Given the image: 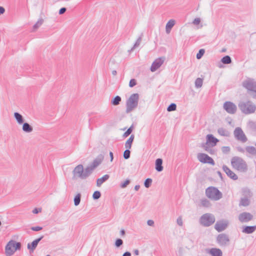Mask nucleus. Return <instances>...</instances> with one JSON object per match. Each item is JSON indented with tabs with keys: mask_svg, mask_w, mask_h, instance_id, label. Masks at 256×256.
<instances>
[{
	"mask_svg": "<svg viewBox=\"0 0 256 256\" xmlns=\"http://www.w3.org/2000/svg\"><path fill=\"white\" fill-rule=\"evenodd\" d=\"M241 112L245 114H253L256 110V106L251 101H240L238 104Z\"/></svg>",
	"mask_w": 256,
	"mask_h": 256,
	"instance_id": "1",
	"label": "nucleus"
},
{
	"mask_svg": "<svg viewBox=\"0 0 256 256\" xmlns=\"http://www.w3.org/2000/svg\"><path fill=\"white\" fill-rule=\"evenodd\" d=\"M231 164L232 167L238 171L244 172L247 170V164L241 158L233 157L231 160Z\"/></svg>",
	"mask_w": 256,
	"mask_h": 256,
	"instance_id": "2",
	"label": "nucleus"
},
{
	"mask_svg": "<svg viewBox=\"0 0 256 256\" xmlns=\"http://www.w3.org/2000/svg\"><path fill=\"white\" fill-rule=\"evenodd\" d=\"M21 248V244L14 240H10L5 248V253L6 256H12L17 250Z\"/></svg>",
	"mask_w": 256,
	"mask_h": 256,
	"instance_id": "3",
	"label": "nucleus"
},
{
	"mask_svg": "<svg viewBox=\"0 0 256 256\" xmlns=\"http://www.w3.org/2000/svg\"><path fill=\"white\" fill-rule=\"evenodd\" d=\"M206 196L211 200L217 201L222 197V193L216 187L210 186L206 190Z\"/></svg>",
	"mask_w": 256,
	"mask_h": 256,
	"instance_id": "4",
	"label": "nucleus"
},
{
	"mask_svg": "<svg viewBox=\"0 0 256 256\" xmlns=\"http://www.w3.org/2000/svg\"><path fill=\"white\" fill-rule=\"evenodd\" d=\"M139 94H132L126 102V112L129 113L136 108L138 105Z\"/></svg>",
	"mask_w": 256,
	"mask_h": 256,
	"instance_id": "5",
	"label": "nucleus"
},
{
	"mask_svg": "<svg viewBox=\"0 0 256 256\" xmlns=\"http://www.w3.org/2000/svg\"><path fill=\"white\" fill-rule=\"evenodd\" d=\"M252 196V193L251 191L247 188L242 190V196L240 198L239 206H247L250 203V198Z\"/></svg>",
	"mask_w": 256,
	"mask_h": 256,
	"instance_id": "6",
	"label": "nucleus"
},
{
	"mask_svg": "<svg viewBox=\"0 0 256 256\" xmlns=\"http://www.w3.org/2000/svg\"><path fill=\"white\" fill-rule=\"evenodd\" d=\"M215 222V218L210 214H206L202 215L200 218V224L205 226H208Z\"/></svg>",
	"mask_w": 256,
	"mask_h": 256,
	"instance_id": "7",
	"label": "nucleus"
},
{
	"mask_svg": "<svg viewBox=\"0 0 256 256\" xmlns=\"http://www.w3.org/2000/svg\"><path fill=\"white\" fill-rule=\"evenodd\" d=\"M74 180L80 178L84 180V168L82 164H78L72 170Z\"/></svg>",
	"mask_w": 256,
	"mask_h": 256,
	"instance_id": "8",
	"label": "nucleus"
},
{
	"mask_svg": "<svg viewBox=\"0 0 256 256\" xmlns=\"http://www.w3.org/2000/svg\"><path fill=\"white\" fill-rule=\"evenodd\" d=\"M216 242L220 246H226L229 245V236L225 234H219L216 237Z\"/></svg>",
	"mask_w": 256,
	"mask_h": 256,
	"instance_id": "9",
	"label": "nucleus"
},
{
	"mask_svg": "<svg viewBox=\"0 0 256 256\" xmlns=\"http://www.w3.org/2000/svg\"><path fill=\"white\" fill-rule=\"evenodd\" d=\"M234 134V138L238 141L244 143L248 140L246 136L242 129L240 127H237L235 128Z\"/></svg>",
	"mask_w": 256,
	"mask_h": 256,
	"instance_id": "10",
	"label": "nucleus"
},
{
	"mask_svg": "<svg viewBox=\"0 0 256 256\" xmlns=\"http://www.w3.org/2000/svg\"><path fill=\"white\" fill-rule=\"evenodd\" d=\"M224 109L230 114H234L237 110L236 106L231 102H226L223 105Z\"/></svg>",
	"mask_w": 256,
	"mask_h": 256,
	"instance_id": "11",
	"label": "nucleus"
},
{
	"mask_svg": "<svg viewBox=\"0 0 256 256\" xmlns=\"http://www.w3.org/2000/svg\"><path fill=\"white\" fill-rule=\"evenodd\" d=\"M165 60L166 58L164 56H162L155 60L152 62L150 67L151 72H154L158 68H159L164 64Z\"/></svg>",
	"mask_w": 256,
	"mask_h": 256,
	"instance_id": "12",
	"label": "nucleus"
},
{
	"mask_svg": "<svg viewBox=\"0 0 256 256\" xmlns=\"http://www.w3.org/2000/svg\"><path fill=\"white\" fill-rule=\"evenodd\" d=\"M198 159L202 163H208L213 166L214 164V162L212 158L205 154H198Z\"/></svg>",
	"mask_w": 256,
	"mask_h": 256,
	"instance_id": "13",
	"label": "nucleus"
},
{
	"mask_svg": "<svg viewBox=\"0 0 256 256\" xmlns=\"http://www.w3.org/2000/svg\"><path fill=\"white\" fill-rule=\"evenodd\" d=\"M228 222L227 220H221L218 221L215 226V229L218 232L224 230L228 226Z\"/></svg>",
	"mask_w": 256,
	"mask_h": 256,
	"instance_id": "14",
	"label": "nucleus"
},
{
	"mask_svg": "<svg viewBox=\"0 0 256 256\" xmlns=\"http://www.w3.org/2000/svg\"><path fill=\"white\" fill-rule=\"evenodd\" d=\"M243 86L246 88L248 92L256 89V82L252 79H248L243 82Z\"/></svg>",
	"mask_w": 256,
	"mask_h": 256,
	"instance_id": "15",
	"label": "nucleus"
},
{
	"mask_svg": "<svg viewBox=\"0 0 256 256\" xmlns=\"http://www.w3.org/2000/svg\"><path fill=\"white\" fill-rule=\"evenodd\" d=\"M252 215L250 212H244L240 214L238 220L242 222H246L252 220Z\"/></svg>",
	"mask_w": 256,
	"mask_h": 256,
	"instance_id": "16",
	"label": "nucleus"
},
{
	"mask_svg": "<svg viewBox=\"0 0 256 256\" xmlns=\"http://www.w3.org/2000/svg\"><path fill=\"white\" fill-rule=\"evenodd\" d=\"M206 144H210L212 146H216L217 142H218V140L211 134H208L206 136Z\"/></svg>",
	"mask_w": 256,
	"mask_h": 256,
	"instance_id": "17",
	"label": "nucleus"
},
{
	"mask_svg": "<svg viewBox=\"0 0 256 256\" xmlns=\"http://www.w3.org/2000/svg\"><path fill=\"white\" fill-rule=\"evenodd\" d=\"M43 238V236H42L40 238H38L34 240L32 243H28V248L30 250V252H33L36 249L40 241Z\"/></svg>",
	"mask_w": 256,
	"mask_h": 256,
	"instance_id": "18",
	"label": "nucleus"
},
{
	"mask_svg": "<svg viewBox=\"0 0 256 256\" xmlns=\"http://www.w3.org/2000/svg\"><path fill=\"white\" fill-rule=\"evenodd\" d=\"M222 169L228 175V176L230 178L234 180H236L238 179V176L226 166H222Z\"/></svg>",
	"mask_w": 256,
	"mask_h": 256,
	"instance_id": "19",
	"label": "nucleus"
},
{
	"mask_svg": "<svg viewBox=\"0 0 256 256\" xmlns=\"http://www.w3.org/2000/svg\"><path fill=\"white\" fill-rule=\"evenodd\" d=\"M246 152L248 156H251L256 155V148L253 146H247L246 148Z\"/></svg>",
	"mask_w": 256,
	"mask_h": 256,
	"instance_id": "20",
	"label": "nucleus"
},
{
	"mask_svg": "<svg viewBox=\"0 0 256 256\" xmlns=\"http://www.w3.org/2000/svg\"><path fill=\"white\" fill-rule=\"evenodd\" d=\"M104 160V156L102 154L98 155L96 158L90 164L94 168L99 166Z\"/></svg>",
	"mask_w": 256,
	"mask_h": 256,
	"instance_id": "21",
	"label": "nucleus"
},
{
	"mask_svg": "<svg viewBox=\"0 0 256 256\" xmlns=\"http://www.w3.org/2000/svg\"><path fill=\"white\" fill-rule=\"evenodd\" d=\"M176 20L174 19H171L168 21L166 26V32L168 34L170 33L172 28L175 25Z\"/></svg>",
	"mask_w": 256,
	"mask_h": 256,
	"instance_id": "22",
	"label": "nucleus"
},
{
	"mask_svg": "<svg viewBox=\"0 0 256 256\" xmlns=\"http://www.w3.org/2000/svg\"><path fill=\"white\" fill-rule=\"evenodd\" d=\"M256 230V226H245L242 227V232L246 234H250Z\"/></svg>",
	"mask_w": 256,
	"mask_h": 256,
	"instance_id": "23",
	"label": "nucleus"
},
{
	"mask_svg": "<svg viewBox=\"0 0 256 256\" xmlns=\"http://www.w3.org/2000/svg\"><path fill=\"white\" fill-rule=\"evenodd\" d=\"M95 168L91 165H89L84 170V179L88 177Z\"/></svg>",
	"mask_w": 256,
	"mask_h": 256,
	"instance_id": "24",
	"label": "nucleus"
},
{
	"mask_svg": "<svg viewBox=\"0 0 256 256\" xmlns=\"http://www.w3.org/2000/svg\"><path fill=\"white\" fill-rule=\"evenodd\" d=\"M14 118L16 119L17 123L18 124H22L24 123V119L21 114H20V113H18V112H15L14 114Z\"/></svg>",
	"mask_w": 256,
	"mask_h": 256,
	"instance_id": "25",
	"label": "nucleus"
},
{
	"mask_svg": "<svg viewBox=\"0 0 256 256\" xmlns=\"http://www.w3.org/2000/svg\"><path fill=\"white\" fill-rule=\"evenodd\" d=\"M209 254L212 256H222V250L219 248H212L210 250Z\"/></svg>",
	"mask_w": 256,
	"mask_h": 256,
	"instance_id": "26",
	"label": "nucleus"
},
{
	"mask_svg": "<svg viewBox=\"0 0 256 256\" xmlns=\"http://www.w3.org/2000/svg\"><path fill=\"white\" fill-rule=\"evenodd\" d=\"M110 178L109 175L105 174L100 178H99L96 180V186L98 187L100 186L101 185L106 181Z\"/></svg>",
	"mask_w": 256,
	"mask_h": 256,
	"instance_id": "27",
	"label": "nucleus"
},
{
	"mask_svg": "<svg viewBox=\"0 0 256 256\" xmlns=\"http://www.w3.org/2000/svg\"><path fill=\"white\" fill-rule=\"evenodd\" d=\"M22 130L26 133H30L32 132V127L27 122L23 123L22 128Z\"/></svg>",
	"mask_w": 256,
	"mask_h": 256,
	"instance_id": "28",
	"label": "nucleus"
},
{
	"mask_svg": "<svg viewBox=\"0 0 256 256\" xmlns=\"http://www.w3.org/2000/svg\"><path fill=\"white\" fill-rule=\"evenodd\" d=\"M162 160L161 158H158L156 160V169L158 172H162L163 170L162 166Z\"/></svg>",
	"mask_w": 256,
	"mask_h": 256,
	"instance_id": "29",
	"label": "nucleus"
},
{
	"mask_svg": "<svg viewBox=\"0 0 256 256\" xmlns=\"http://www.w3.org/2000/svg\"><path fill=\"white\" fill-rule=\"evenodd\" d=\"M218 132L220 135L226 137L229 136L230 134L228 130L222 128H219L218 130Z\"/></svg>",
	"mask_w": 256,
	"mask_h": 256,
	"instance_id": "30",
	"label": "nucleus"
},
{
	"mask_svg": "<svg viewBox=\"0 0 256 256\" xmlns=\"http://www.w3.org/2000/svg\"><path fill=\"white\" fill-rule=\"evenodd\" d=\"M134 136L132 134L128 139L126 140L125 144V148L127 149H130L132 147V142L134 140Z\"/></svg>",
	"mask_w": 256,
	"mask_h": 256,
	"instance_id": "31",
	"label": "nucleus"
},
{
	"mask_svg": "<svg viewBox=\"0 0 256 256\" xmlns=\"http://www.w3.org/2000/svg\"><path fill=\"white\" fill-rule=\"evenodd\" d=\"M248 128L252 130H256V122L252 120H249L247 124Z\"/></svg>",
	"mask_w": 256,
	"mask_h": 256,
	"instance_id": "32",
	"label": "nucleus"
},
{
	"mask_svg": "<svg viewBox=\"0 0 256 256\" xmlns=\"http://www.w3.org/2000/svg\"><path fill=\"white\" fill-rule=\"evenodd\" d=\"M44 22V20L42 18H40L37 22L33 26V31L36 30L38 28H40Z\"/></svg>",
	"mask_w": 256,
	"mask_h": 256,
	"instance_id": "33",
	"label": "nucleus"
},
{
	"mask_svg": "<svg viewBox=\"0 0 256 256\" xmlns=\"http://www.w3.org/2000/svg\"><path fill=\"white\" fill-rule=\"evenodd\" d=\"M221 62L224 64H230L231 63L232 60L230 56H226L222 58Z\"/></svg>",
	"mask_w": 256,
	"mask_h": 256,
	"instance_id": "34",
	"label": "nucleus"
},
{
	"mask_svg": "<svg viewBox=\"0 0 256 256\" xmlns=\"http://www.w3.org/2000/svg\"><path fill=\"white\" fill-rule=\"evenodd\" d=\"M81 194H78L74 198V204L75 206L79 205L80 202Z\"/></svg>",
	"mask_w": 256,
	"mask_h": 256,
	"instance_id": "35",
	"label": "nucleus"
},
{
	"mask_svg": "<svg viewBox=\"0 0 256 256\" xmlns=\"http://www.w3.org/2000/svg\"><path fill=\"white\" fill-rule=\"evenodd\" d=\"M203 84L202 79L201 78H197L195 80V86L196 88H200L202 86Z\"/></svg>",
	"mask_w": 256,
	"mask_h": 256,
	"instance_id": "36",
	"label": "nucleus"
},
{
	"mask_svg": "<svg viewBox=\"0 0 256 256\" xmlns=\"http://www.w3.org/2000/svg\"><path fill=\"white\" fill-rule=\"evenodd\" d=\"M121 101V98L120 96H116L112 100V104L114 106L118 105Z\"/></svg>",
	"mask_w": 256,
	"mask_h": 256,
	"instance_id": "37",
	"label": "nucleus"
},
{
	"mask_svg": "<svg viewBox=\"0 0 256 256\" xmlns=\"http://www.w3.org/2000/svg\"><path fill=\"white\" fill-rule=\"evenodd\" d=\"M201 204L204 207H208L210 206V202L206 198L201 200Z\"/></svg>",
	"mask_w": 256,
	"mask_h": 256,
	"instance_id": "38",
	"label": "nucleus"
},
{
	"mask_svg": "<svg viewBox=\"0 0 256 256\" xmlns=\"http://www.w3.org/2000/svg\"><path fill=\"white\" fill-rule=\"evenodd\" d=\"M176 104L174 103H172L168 107L167 110L168 112L174 111L176 110Z\"/></svg>",
	"mask_w": 256,
	"mask_h": 256,
	"instance_id": "39",
	"label": "nucleus"
},
{
	"mask_svg": "<svg viewBox=\"0 0 256 256\" xmlns=\"http://www.w3.org/2000/svg\"><path fill=\"white\" fill-rule=\"evenodd\" d=\"M152 180L151 178H146L144 182V185L146 188H148L152 184Z\"/></svg>",
	"mask_w": 256,
	"mask_h": 256,
	"instance_id": "40",
	"label": "nucleus"
},
{
	"mask_svg": "<svg viewBox=\"0 0 256 256\" xmlns=\"http://www.w3.org/2000/svg\"><path fill=\"white\" fill-rule=\"evenodd\" d=\"M101 196V194L99 191H95L92 194V198L94 200L98 199Z\"/></svg>",
	"mask_w": 256,
	"mask_h": 256,
	"instance_id": "41",
	"label": "nucleus"
},
{
	"mask_svg": "<svg viewBox=\"0 0 256 256\" xmlns=\"http://www.w3.org/2000/svg\"><path fill=\"white\" fill-rule=\"evenodd\" d=\"M123 244V241L122 239H120V238H118L116 240V242H115V243H114V246L116 247V248H119L120 246L122 244Z\"/></svg>",
	"mask_w": 256,
	"mask_h": 256,
	"instance_id": "42",
	"label": "nucleus"
},
{
	"mask_svg": "<svg viewBox=\"0 0 256 256\" xmlns=\"http://www.w3.org/2000/svg\"><path fill=\"white\" fill-rule=\"evenodd\" d=\"M130 149H127L124 152V158L127 160L130 158Z\"/></svg>",
	"mask_w": 256,
	"mask_h": 256,
	"instance_id": "43",
	"label": "nucleus"
},
{
	"mask_svg": "<svg viewBox=\"0 0 256 256\" xmlns=\"http://www.w3.org/2000/svg\"><path fill=\"white\" fill-rule=\"evenodd\" d=\"M204 49H200L198 52L196 54V58L197 59H200L202 58V57L203 56V55L204 54Z\"/></svg>",
	"mask_w": 256,
	"mask_h": 256,
	"instance_id": "44",
	"label": "nucleus"
},
{
	"mask_svg": "<svg viewBox=\"0 0 256 256\" xmlns=\"http://www.w3.org/2000/svg\"><path fill=\"white\" fill-rule=\"evenodd\" d=\"M141 41H142V37L140 36L138 38V39L136 41V43L134 44V47L132 48V50H133L135 48L138 47L140 45Z\"/></svg>",
	"mask_w": 256,
	"mask_h": 256,
	"instance_id": "45",
	"label": "nucleus"
},
{
	"mask_svg": "<svg viewBox=\"0 0 256 256\" xmlns=\"http://www.w3.org/2000/svg\"><path fill=\"white\" fill-rule=\"evenodd\" d=\"M201 22V19L200 18H196L192 22V24L195 26H198L200 24Z\"/></svg>",
	"mask_w": 256,
	"mask_h": 256,
	"instance_id": "46",
	"label": "nucleus"
},
{
	"mask_svg": "<svg viewBox=\"0 0 256 256\" xmlns=\"http://www.w3.org/2000/svg\"><path fill=\"white\" fill-rule=\"evenodd\" d=\"M130 183V180H126L123 182H122L120 184V187L122 188H125Z\"/></svg>",
	"mask_w": 256,
	"mask_h": 256,
	"instance_id": "47",
	"label": "nucleus"
},
{
	"mask_svg": "<svg viewBox=\"0 0 256 256\" xmlns=\"http://www.w3.org/2000/svg\"><path fill=\"white\" fill-rule=\"evenodd\" d=\"M132 126L130 127L128 129V130L124 133L123 136L124 137H127L132 132Z\"/></svg>",
	"mask_w": 256,
	"mask_h": 256,
	"instance_id": "48",
	"label": "nucleus"
},
{
	"mask_svg": "<svg viewBox=\"0 0 256 256\" xmlns=\"http://www.w3.org/2000/svg\"><path fill=\"white\" fill-rule=\"evenodd\" d=\"M248 94L252 98L256 99V89L248 92Z\"/></svg>",
	"mask_w": 256,
	"mask_h": 256,
	"instance_id": "49",
	"label": "nucleus"
},
{
	"mask_svg": "<svg viewBox=\"0 0 256 256\" xmlns=\"http://www.w3.org/2000/svg\"><path fill=\"white\" fill-rule=\"evenodd\" d=\"M136 84V82L135 79H131L129 82V86L132 88Z\"/></svg>",
	"mask_w": 256,
	"mask_h": 256,
	"instance_id": "50",
	"label": "nucleus"
},
{
	"mask_svg": "<svg viewBox=\"0 0 256 256\" xmlns=\"http://www.w3.org/2000/svg\"><path fill=\"white\" fill-rule=\"evenodd\" d=\"M177 224L180 226H182L183 222L182 217L181 216H179L176 220Z\"/></svg>",
	"mask_w": 256,
	"mask_h": 256,
	"instance_id": "51",
	"label": "nucleus"
},
{
	"mask_svg": "<svg viewBox=\"0 0 256 256\" xmlns=\"http://www.w3.org/2000/svg\"><path fill=\"white\" fill-rule=\"evenodd\" d=\"M222 152L226 154L228 153L230 151V148L229 146H223L222 148Z\"/></svg>",
	"mask_w": 256,
	"mask_h": 256,
	"instance_id": "52",
	"label": "nucleus"
},
{
	"mask_svg": "<svg viewBox=\"0 0 256 256\" xmlns=\"http://www.w3.org/2000/svg\"><path fill=\"white\" fill-rule=\"evenodd\" d=\"M42 227H40V226H34V227H32L31 228L32 230H34V231H39V230H42Z\"/></svg>",
	"mask_w": 256,
	"mask_h": 256,
	"instance_id": "53",
	"label": "nucleus"
},
{
	"mask_svg": "<svg viewBox=\"0 0 256 256\" xmlns=\"http://www.w3.org/2000/svg\"><path fill=\"white\" fill-rule=\"evenodd\" d=\"M236 150L238 151L239 152H240L242 153H244L246 151V149L244 150V148H242L240 146L237 147Z\"/></svg>",
	"mask_w": 256,
	"mask_h": 256,
	"instance_id": "54",
	"label": "nucleus"
},
{
	"mask_svg": "<svg viewBox=\"0 0 256 256\" xmlns=\"http://www.w3.org/2000/svg\"><path fill=\"white\" fill-rule=\"evenodd\" d=\"M66 8H62L59 10V14H62L66 12Z\"/></svg>",
	"mask_w": 256,
	"mask_h": 256,
	"instance_id": "55",
	"label": "nucleus"
},
{
	"mask_svg": "<svg viewBox=\"0 0 256 256\" xmlns=\"http://www.w3.org/2000/svg\"><path fill=\"white\" fill-rule=\"evenodd\" d=\"M147 224L150 226H154V222L152 220H149L147 221Z\"/></svg>",
	"mask_w": 256,
	"mask_h": 256,
	"instance_id": "56",
	"label": "nucleus"
},
{
	"mask_svg": "<svg viewBox=\"0 0 256 256\" xmlns=\"http://www.w3.org/2000/svg\"><path fill=\"white\" fill-rule=\"evenodd\" d=\"M41 210H42L41 208H35L33 210L32 212L34 214H38V212H40Z\"/></svg>",
	"mask_w": 256,
	"mask_h": 256,
	"instance_id": "57",
	"label": "nucleus"
},
{
	"mask_svg": "<svg viewBox=\"0 0 256 256\" xmlns=\"http://www.w3.org/2000/svg\"><path fill=\"white\" fill-rule=\"evenodd\" d=\"M5 12V9L2 6H0V16Z\"/></svg>",
	"mask_w": 256,
	"mask_h": 256,
	"instance_id": "58",
	"label": "nucleus"
},
{
	"mask_svg": "<svg viewBox=\"0 0 256 256\" xmlns=\"http://www.w3.org/2000/svg\"><path fill=\"white\" fill-rule=\"evenodd\" d=\"M110 162H112L113 160H114V156H113V153L110 152Z\"/></svg>",
	"mask_w": 256,
	"mask_h": 256,
	"instance_id": "59",
	"label": "nucleus"
},
{
	"mask_svg": "<svg viewBox=\"0 0 256 256\" xmlns=\"http://www.w3.org/2000/svg\"><path fill=\"white\" fill-rule=\"evenodd\" d=\"M122 256H131V254L130 252H126L123 254Z\"/></svg>",
	"mask_w": 256,
	"mask_h": 256,
	"instance_id": "60",
	"label": "nucleus"
},
{
	"mask_svg": "<svg viewBox=\"0 0 256 256\" xmlns=\"http://www.w3.org/2000/svg\"><path fill=\"white\" fill-rule=\"evenodd\" d=\"M120 234L122 236H124L125 234V230H121L120 231Z\"/></svg>",
	"mask_w": 256,
	"mask_h": 256,
	"instance_id": "61",
	"label": "nucleus"
},
{
	"mask_svg": "<svg viewBox=\"0 0 256 256\" xmlns=\"http://www.w3.org/2000/svg\"><path fill=\"white\" fill-rule=\"evenodd\" d=\"M134 253L135 255L138 256L139 254V251L138 250L136 249L134 250Z\"/></svg>",
	"mask_w": 256,
	"mask_h": 256,
	"instance_id": "62",
	"label": "nucleus"
},
{
	"mask_svg": "<svg viewBox=\"0 0 256 256\" xmlns=\"http://www.w3.org/2000/svg\"><path fill=\"white\" fill-rule=\"evenodd\" d=\"M140 186L139 185H136L134 186V190L137 191L140 189Z\"/></svg>",
	"mask_w": 256,
	"mask_h": 256,
	"instance_id": "63",
	"label": "nucleus"
},
{
	"mask_svg": "<svg viewBox=\"0 0 256 256\" xmlns=\"http://www.w3.org/2000/svg\"><path fill=\"white\" fill-rule=\"evenodd\" d=\"M116 73H117V72H116V70H112V75H114V76L116 75Z\"/></svg>",
	"mask_w": 256,
	"mask_h": 256,
	"instance_id": "64",
	"label": "nucleus"
}]
</instances>
